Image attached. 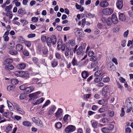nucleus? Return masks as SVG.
<instances>
[{"label":"nucleus","mask_w":133,"mask_h":133,"mask_svg":"<svg viewBox=\"0 0 133 133\" xmlns=\"http://www.w3.org/2000/svg\"><path fill=\"white\" fill-rule=\"evenodd\" d=\"M118 22V19L116 16L113 14L111 15V18L109 17L108 18L107 23L108 26H110L113 23L116 24Z\"/></svg>","instance_id":"obj_1"},{"label":"nucleus","mask_w":133,"mask_h":133,"mask_svg":"<svg viewBox=\"0 0 133 133\" xmlns=\"http://www.w3.org/2000/svg\"><path fill=\"white\" fill-rule=\"evenodd\" d=\"M103 74L102 70H98L94 74V76L96 77H98L95 78L94 79V82H98L101 81L103 77Z\"/></svg>","instance_id":"obj_2"},{"label":"nucleus","mask_w":133,"mask_h":133,"mask_svg":"<svg viewBox=\"0 0 133 133\" xmlns=\"http://www.w3.org/2000/svg\"><path fill=\"white\" fill-rule=\"evenodd\" d=\"M74 32L77 36L79 37H82L84 36V32L82 30L78 28H76L74 29Z\"/></svg>","instance_id":"obj_3"},{"label":"nucleus","mask_w":133,"mask_h":133,"mask_svg":"<svg viewBox=\"0 0 133 133\" xmlns=\"http://www.w3.org/2000/svg\"><path fill=\"white\" fill-rule=\"evenodd\" d=\"M17 76H20L22 78H25L26 77H28L29 74L26 72H24L23 71H19L18 72H16L15 74Z\"/></svg>","instance_id":"obj_4"},{"label":"nucleus","mask_w":133,"mask_h":133,"mask_svg":"<svg viewBox=\"0 0 133 133\" xmlns=\"http://www.w3.org/2000/svg\"><path fill=\"white\" fill-rule=\"evenodd\" d=\"M133 104V99L130 97L127 99L125 101L126 106L127 108L132 107V104Z\"/></svg>","instance_id":"obj_5"},{"label":"nucleus","mask_w":133,"mask_h":133,"mask_svg":"<svg viewBox=\"0 0 133 133\" xmlns=\"http://www.w3.org/2000/svg\"><path fill=\"white\" fill-rule=\"evenodd\" d=\"M113 12L112 9L106 8L104 9L102 11V13L105 15H109Z\"/></svg>","instance_id":"obj_6"},{"label":"nucleus","mask_w":133,"mask_h":133,"mask_svg":"<svg viewBox=\"0 0 133 133\" xmlns=\"http://www.w3.org/2000/svg\"><path fill=\"white\" fill-rule=\"evenodd\" d=\"M75 127L72 125H70L67 127L65 129V131L66 133L72 132L75 130Z\"/></svg>","instance_id":"obj_7"},{"label":"nucleus","mask_w":133,"mask_h":133,"mask_svg":"<svg viewBox=\"0 0 133 133\" xmlns=\"http://www.w3.org/2000/svg\"><path fill=\"white\" fill-rule=\"evenodd\" d=\"M63 110L61 108H59L57 112L55 113V115L56 117V118H61L62 119V117Z\"/></svg>","instance_id":"obj_8"},{"label":"nucleus","mask_w":133,"mask_h":133,"mask_svg":"<svg viewBox=\"0 0 133 133\" xmlns=\"http://www.w3.org/2000/svg\"><path fill=\"white\" fill-rule=\"evenodd\" d=\"M12 59L10 58L6 59L4 62V64L6 66H14L13 65H10V64L12 62Z\"/></svg>","instance_id":"obj_9"},{"label":"nucleus","mask_w":133,"mask_h":133,"mask_svg":"<svg viewBox=\"0 0 133 133\" xmlns=\"http://www.w3.org/2000/svg\"><path fill=\"white\" fill-rule=\"evenodd\" d=\"M57 48L59 50L61 49L62 51H64L65 49V45H63L62 41H58L57 42Z\"/></svg>","instance_id":"obj_10"},{"label":"nucleus","mask_w":133,"mask_h":133,"mask_svg":"<svg viewBox=\"0 0 133 133\" xmlns=\"http://www.w3.org/2000/svg\"><path fill=\"white\" fill-rule=\"evenodd\" d=\"M13 114L11 112H5L3 114V116L7 118L10 119Z\"/></svg>","instance_id":"obj_11"},{"label":"nucleus","mask_w":133,"mask_h":133,"mask_svg":"<svg viewBox=\"0 0 133 133\" xmlns=\"http://www.w3.org/2000/svg\"><path fill=\"white\" fill-rule=\"evenodd\" d=\"M56 109V107L54 105H53L50 108L48 112V115H52L53 114L54 112Z\"/></svg>","instance_id":"obj_12"},{"label":"nucleus","mask_w":133,"mask_h":133,"mask_svg":"<svg viewBox=\"0 0 133 133\" xmlns=\"http://www.w3.org/2000/svg\"><path fill=\"white\" fill-rule=\"evenodd\" d=\"M108 88L107 87H105L102 89V94L104 98H106L107 96L106 93L108 92Z\"/></svg>","instance_id":"obj_13"},{"label":"nucleus","mask_w":133,"mask_h":133,"mask_svg":"<svg viewBox=\"0 0 133 133\" xmlns=\"http://www.w3.org/2000/svg\"><path fill=\"white\" fill-rule=\"evenodd\" d=\"M123 1L122 0H118L116 3V6L118 8L121 9L123 6Z\"/></svg>","instance_id":"obj_14"},{"label":"nucleus","mask_w":133,"mask_h":133,"mask_svg":"<svg viewBox=\"0 0 133 133\" xmlns=\"http://www.w3.org/2000/svg\"><path fill=\"white\" fill-rule=\"evenodd\" d=\"M85 49V47L83 48L82 46L81 45L79 46L76 50V54L77 55L81 54L83 52V50Z\"/></svg>","instance_id":"obj_15"},{"label":"nucleus","mask_w":133,"mask_h":133,"mask_svg":"<svg viewBox=\"0 0 133 133\" xmlns=\"http://www.w3.org/2000/svg\"><path fill=\"white\" fill-rule=\"evenodd\" d=\"M34 88L33 86L26 87L25 90L26 92V94H28L34 90Z\"/></svg>","instance_id":"obj_16"},{"label":"nucleus","mask_w":133,"mask_h":133,"mask_svg":"<svg viewBox=\"0 0 133 133\" xmlns=\"http://www.w3.org/2000/svg\"><path fill=\"white\" fill-rule=\"evenodd\" d=\"M119 19L122 21H124L126 19V17L124 14L122 13H120L119 15Z\"/></svg>","instance_id":"obj_17"},{"label":"nucleus","mask_w":133,"mask_h":133,"mask_svg":"<svg viewBox=\"0 0 133 133\" xmlns=\"http://www.w3.org/2000/svg\"><path fill=\"white\" fill-rule=\"evenodd\" d=\"M50 39H51V42L52 44L53 45L55 44L57 42V39L55 35H53L52 36Z\"/></svg>","instance_id":"obj_18"},{"label":"nucleus","mask_w":133,"mask_h":133,"mask_svg":"<svg viewBox=\"0 0 133 133\" xmlns=\"http://www.w3.org/2000/svg\"><path fill=\"white\" fill-rule=\"evenodd\" d=\"M100 6L102 7H106L108 6L109 4L108 3L105 1L101 2L100 3Z\"/></svg>","instance_id":"obj_19"},{"label":"nucleus","mask_w":133,"mask_h":133,"mask_svg":"<svg viewBox=\"0 0 133 133\" xmlns=\"http://www.w3.org/2000/svg\"><path fill=\"white\" fill-rule=\"evenodd\" d=\"M82 76L83 78L86 79L88 76L89 74L87 71H84L82 73Z\"/></svg>","instance_id":"obj_20"},{"label":"nucleus","mask_w":133,"mask_h":133,"mask_svg":"<svg viewBox=\"0 0 133 133\" xmlns=\"http://www.w3.org/2000/svg\"><path fill=\"white\" fill-rule=\"evenodd\" d=\"M44 100V98H41L37 100V101L35 103H33V104L34 105H36L39 104L41 103H42L43 102Z\"/></svg>","instance_id":"obj_21"},{"label":"nucleus","mask_w":133,"mask_h":133,"mask_svg":"<svg viewBox=\"0 0 133 133\" xmlns=\"http://www.w3.org/2000/svg\"><path fill=\"white\" fill-rule=\"evenodd\" d=\"M23 49L22 45L20 44H17L16 46V49L17 51H21Z\"/></svg>","instance_id":"obj_22"},{"label":"nucleus","mask_w":133,"mask_h":133,"mask_svg":"<svg viewBox=\"0 0 133 133\" xmlns=\"http://www.w3.org/2000/svg\"><path fill=\"white\" fill-rule=\"evenodd\" d=\"M46 42L47 45L49 47H50L51 46V39L50 38L48 37L47 38L46 40Z\"/></svg>","instance_id":"obj_23"},{"label":"nucleus","mask_w":133,"mask_h":133,"mask_svg":"<svg viewBox=\"0 0 133 133\" xmlns=\"http://www.w3.org/2000/svg\"><path fill=\"white\" fill-rule=\"evenodd\" d=\"M68 43L69 44H70V45H71L72 46H74L75 44V40L74 39L69 40V41L67 43V44Z\"/></svg>","instance_id":"obj_24"},{"label":"nucleus","mask_w":133,"mask_h":133,"mask_svg":"<svg viewBox=\"0 0 133 133\" xmlns=\"http://www.w3.org/2000/svg\"><path fill=\"white\" fill-rule=\"evenodd\" d=\"M11 83L13 85H15L18 83V81L16 78H14L11 80Z\"/></svg>","instance_id":"obj_25"},{"label":"nucleus","mask_w":133,"mask_h":133,"mask_svg":"<svg viewBox=\"0 0 133 133\" xmlns=\"http://www.w3.org/2000/svg\"><path fill=\"white\" fill-rule=\"evenodd\" d=\"M29 96L30 97L33 98V99L37 98L38 97V95H37L35 93L30 94L29 95Z\"/></svg>","instance_id":"obj_26"},{"label":"nucleus","mask_w":133,"mask_h":133,"mask_svg":"<svg viewBox=\"0 0 133 133\" xmlns=\"http://www.w3.org/2000/svg\"><path fill=\"white\" fill-rule=\"evenodd\" d=\"M101 130L104 133H108L110 131L108 127L103 128L101 129Z\"/></svg>","instance_id":"obj_27"},{"label":"nucleus","mask_w":133,"mask_h":133,"mask_svg":"<svg viewBox=\"0 0 133 133\" xmlns=\"http://www.w3.org/2000/svg\"><path fill=\"white\" fill-rule=\"evenodd\" d=\"M18 13L19 14L24 15L26 14V12L24 10H23L22 8L19 9L18 11Z\"/></svg>","instance_id":"obj_28"},{"label":"nucleus","mask_w":133,"mask_h":133,"mask_svg":"<svg viewBox=\"0 0 133 133\" xmlns=\"http://www.w3.org/2000/svg\"><path fill=\"white\" fill-rule=\"evenodd\" d=\"M71 63L73 66H77L78 64V62L75 59L73 58L71 62Z\"/></svg>","instance_id":"obj_29"},{"label":"nucleus","mask_w":133,"mask_h":133,"mask_svg":"<svg viewBox=\"0 0 133 133\" xmlns=\"http://www.w3.org/2000/svg\"><path fill=\"white\" fill-rule=\"evenodd\" d=\"M12 7V5L10 4L9 6H7L5 7V10L7 12H10V10L11 9Z\"/></svg>","instance_id":"obj_30"},{"label":"nucleus","mask_w":133,"mask_h":133,"mask_svg":"<svg viewBox=\"0 0 133 133\" xmlns=\"http://www.w3.org/2000/svg\"><path fill=\"white\" fill-rule=\"evenodd\" d=\"M18 39L19 42L21 43H23L24 42L25 39L22 36H18Z\"/></svg>","instance_id":"obj_31"},{"label":"nucleus","mask_w":133,"mask_h":133,"mask_svg":"<svg viewBox=\"0 0 133 133\" xmlns=\"http://www.w3.org/2000/svg\"><path fill=\"white\" fill-rule=\"evenodd\" d=\"M23 124L24 126L26 127L30 126L31 125L30 123L28 121H25L23 122Z\"/></svg>","instance_id":"obj_32"},{"label":"nucleus","mask_w":133,"mask_h":133,"mask_svg":"<svg viewBox=\"0 0 133 133\" xmlns=\"http://www.w3.org/2000/svg\"><path fill=\"white\" fill-rule=\"evenodd\" d=\"M26 97V95L25 93H22L21 94L19 98L21 99H23Z\"/></svg>","instance_id":"obj_33"},{"label":"nucleus","mask_w":133,"mask_h":133,"mask_svg":"<svg viewBox=\"0 0 133 133\" xmlns=\"http://www.w3.org/2000/svg\"><path fill=\"white\" fill-rule=\"evenodd\" d=\"M55 125L56 128L58 129H59L62 127V124L60 122H58L55 124Z\"/></svg>","instance_id":"obj_34"},{"label":"nucleus","mask_w":133,"mask_h":133,"mask_svg":"<svg viewBox=\"0 0 133 133\" xmlns=\"http://www.w3.org/2000/svg\"><path fill=\"white\" fill-rule=\"evenodd\" d=\"M110 120V119L109 118L105 117L103 118L102 119V121L103 123H105L106 122H108Z\"/></svg>","instance_id":"obj_35"},{"label":"nucleus","mask_w":133,"mask_h":133,"mask_svg":"<svg viewBox=\"0 0 133 133\" xmlns=\"http://www.w3.org/2000/svg\"><path fill=\"white\" fill-rule=\"evenodd\" d=\"M6 15V16H9V18L10 19H11L13 16L12 12L11 11L7 12Z\"/></svg>","instance_id":"obj_36"},{"label":"nucleus","mask_w":133,"mask_h":133,"mask_svg":"<svg viewBox=\"0 0 133 133\" xmlns=\"http://www.w3.org/2000/svg\"><path fill=\"white\" fill-rule=\"evenodd\" d=\"M38 17H33L32 18L31 21L34 22L36 23L38 22Z\"/></svg>","instance_id":"obj_37"},{"label":"nucleus","mask_w":133,"mask_h":133,"mask_svg":"<svg viewBox=\"0 0 133 133\" xmlns=\"http://www.w3.org/2000/svg\"><path fill=\"white\" fill-rule=\"evenodd\" d=\"M9 53L11 55H15L17 53V52L15 50H11L9 51Z\"/></svg>","instance_id":"obj_38"},{"label":"nucleus","mask_w":133,"mask_h":133,"mask_svg":"<svg viewBox=\"0 0 133 133\" xmlns=\"http://www.w3.org/2000/svg\"><path fill=\"white\" fill-rule=\"evenodd\" d=\"M50 101L49 100H47L46 102L45 103L43 104V105L42 108H43L44 107H45L46 106H47L48 105L49 103H50Z\"/></svg>","instance_id":"obj_39"},{"label":"nucleus","mask_w":133,"mask_h":133,"mask_svg":"<svg viewBox=\"0 0 133 133\" xmlns=\"http://www.w3.org/2000/svg\"><path fill=\"white\" fill-rule=\"evenodd\" d=\"M51 64L53 66H56L58 64V62L54 60L52 62Z\"/></svg>","instance_id":"obj_40"},{"label":"nucleus","mask_w":133,"mask_h":133,"mask_svg":"<svg viewBox=\"0 0 133 133\" xmlns=\"http://www.w3.org/2000/svg\"><path fill=\"white\" fill-rule=\"evenodd\" d=\"M97 56H94L92 57H91L90 58V61L93 62H95L97 60Z\"/></svg>","instance_id":"obj_41"},{"label":"nucleus","mask_w":133,"mask_h":133,"mask_svg":"<svg viewBox=\"0 0 133 133\" xmlns=\"http://www.w3.org/2000/svg\"><path fill=\"white\" fill-rule=\"evenodd\" d=\"M85 19L84 18L82 20V25L81 26L82 27H84L86 24Z\"/></svg>","instance_id":"obj_42"},{"label":"nucleus","mask_w":133,"mask_h":133,"mask_svg":"<svg viewBox=\"0 0 133 133\" xmlns=\"http://www.w3.org/2000/svg\"><path fill=\"white\" fill-rule=\"evenodd\" d=\"M43 54H47L48 52V50L46 48L44 47L43 48L42 50Z\"/></svg>","instance_id":"obj_43"},{"label":"nucleus","mask_w":133,"mask_h":133,"mask_svg":"<svg viewBox=\"0 0 133 133\" xmlns=\"http://www.w3.org/2000/svg\"><path fill=\"white\" fill-rule=\"evenodd\" d=\"M110 80V78L109 77H107L103 78V81L104 83L108 82Z\"/></svg>","instance_id":"obj_44"},{"label":"nucleus","mask_w":133,"mask_h":133,"mask_svg":"<svg viewBox=\"0 0 133 133\" xmlns=\"http://www.w3.org/2000/svg\"><path fill=\"white\" fill-rule=\"evenodd\" d=\"M105 99H102L100 100L98 102V103L100 105H103L105 103Z\"/></svg>","instance_id":"obj_45"},{"label":"nucleus","mask_w":133,"mask_h":133,"mask_svg":"<svg viewBox=\"0 0 133 133\" xmlns=\"http://www.w3.org/2000/svg\"><path fill=\"white\" fill-rule=\"evenodd\" d=\"M87 16L89 17V18H93L95 16V15L94 14H92L90 13H89L87 14Z\"/></svg>","instance_id":"obj_46"},{"label":"nucleus","mask_w":133,"mask_h":133,"mask_svg":"<svg viewBox=\"0 0 133 133\" xmlns=\"http://www.w3.org/2000/svg\"><path fill=\"white\" fill-rule=\"evenodd\" d=\"M69 48H68L66 47L65 53V54L66 56H68L69 55Z\"/></svg>","instance_id":"obj_47"},{"label":"nucleus","mask_w":133,"mask_h":133,"mask_svg":"<svg viewBox=\"0 0 133 133\" xmlns=\"http://www.w3.org/2000/svg\"><path fill=\"white\" fill-rule=\"evenodd\" d=\"M36 36V34H28L27 37L28 38H31L34 37Z\"/></svg>","instance_id":"obj_48"},{"label":"nucleus","mask_w":133,"mask_h":133,"mask_svg":"<svg viewBox=\"0 0 133 133\" xmlns=\"http://www.w3.org/2000/svg\"><path fill=\"white\" fill-rule=\"evenodd\" d=\"M25 44L28 47H30L31 46V44L30 42L29 41L25 42Z\"/></svg>","instance_id":"obj_49"},{"label":"nucleus","mask_w":133,"mask_h":133,"mask_svg":"<svg viewBox=\"0 0 133 133\" xmlns=\"http://www.w3.org/2000/svg\"><path fill=\"white\" fill-rule=\"evenodd\" d=\"M23 54L26 56H29V52L28 51L26 50H25L23 52Z\"/></svg>","instance_id":"obj_50"},{"label":"nucleus","mask_w":133,"mask_h":133,"mask_svg":"<svg viewBox=\"0 0 133 133\" xmlns=\"http://www.w3.org/2000/svg\"><path fill=\"white\" fill-rule=\"evenodd\" d=\"M47 38L46 36H42L41 37V40L42 42H44L46 41Z\"/></svg>","instance_id":"obj_51"},{"label":"nucleus","mask_w":133,"mask_h":133,"mask_svg":"<svg viewBox=\"0 0 133 133\" xmlns=\"http://www.w3.org/2000/svg\"><path fill=\"white\" fill-rule=\"evenodd\" d=\"M114 128V125L112 124H110L108 125V128L109 129V131L112 130Z\"/></svg>","instance_id":"obj_52"},{"label":"nucleus","mask_w":133,"mask_h":133,"mask_svg":"<svg viewBox=\"0 0 133 133\" xmlns=\"http://www.w3.org/2000/svg\"><path fill=\"white\" fill-rule=\"evenodd\" d=\"M12 129V127L10 125H8L6 127V131L7 132H8L9 131H11Z\"/></svg>","instance_id":"obj_53"},{"label":"nucleus","mask_w":133,"mask_h":133,"mask_svg":"<svg viewBox=\"0 0 133 133\" xmlns=\"http://www.w3.org/2000/svg\"><path fill=\"white\" fill-rule=\"evenodd\" d=\"M92 125L93 128H96L97 127V123L95 121L92 124Z\"/></svg>","instance_id":"obj_54"},{"label":"nucleus","mask_w":133,"mask_h":133,"mask_svg":"<svg viewBox=\"0 0 133 133\" xmlns=\"http://www.w3.org/2000/svg\"><path fill=\"white\" fill-rule=\"evenodd\" d=\"M125 133H130L131 130L129 127H128L125 129Z\"/></svg>","instance_id":"obj_55"},{"label":"nucleus","mask_w":133,"mask_h":133,"mask_svg":"<svg viewBox=\"0 0 133 133\" xmlns=\"http://www.w3.org/2000/svg\"><path fill=\"white\" fill-rule=\"evenodd\" d=\"M125 114V112L124 110V108H122L121 109V113L120 114V116L121 117L123 116Z\"/></svg>","instance_id":"obj_56"},{"label":"nucleus","mask_w":133,"mask_h":133,"mask_svg":"<svg viewBox=\"0 0 133 133\" xmlns=\"http://www.w3.org/2000/svg\"><path fill=\"white\" fill-rule=\"evenodd\" d=\"M26 87H25L24 85H22L19 87L20 89L22 90H25Z\"/></svg>","instance_id":"obj_57"},{"label":"nucleus","mask_w":133,"mask_h":133,"mask_svg":"<svg viewBox=\"0 0 133 133\" xmlns=\"http://www.w3.org/2000/svg\"><path fill=\"white\" fill-rule=\"evenodd\" d=\"M108 113L109 114V116L110 117H112L114 115V113L113 111H111L109 110L108 111Z\"/></svg>","instance_id":"obj_58"},{"label":"nucleus","mask_w":133,"mask_h":133,"mask_svg":"<svg viewBox=\"0 0 133 133\" xmlns=\"http://www.w3.org/2000/svg\"><path fill=\"white\" fill-rule=\"evenodd\" d=\"M7 103H8V106L9 108H12V104L10 101H7Z\"/></svg>","instance_id":"obj_59"},{"label":"nucleus","mask_w":133,"mask_h":133,"mask_svg":"<svg viewBox=\"0 0 133 133\" xmlns=\"http://www.w3.org/2000/svg\"><path fill=\"white\" fill-rule=\"evenodd\" d=\"M18 112L20 114H24V111L21 108H20L19 109H18L17 110Z\"/></svg>","instance_id":"obj_60"},{"label":"nucleus","mask_w":133,"mask_h":133,"mask_svg":"<svg viewBox=\"0 0 133 133\" xmlns=\"http://www.w3.org/2000/svg\"><path fill=\"white\" fill-rule=\"evenodd\" d=\"M38 126L40 127H42L43 126V124L42 122L40 120V121L39 122L38 124H37Z\"/></svg>","instance_id":"obj_61"},{"label":"nucleus","mask_w":133,"mask_h":133,"mask_svg":"<svg viewBox=\"0 0 133 133\" xmlns=\"http://www.w3.org/2000/svg\"><path fill=\"white\" fill-rule=\"evenodd\" d=\"M55 56L57 58L59 59L61 58L60 55L58 53H56L55 54Z\"/></svg>","instance_id":"obj_62"},{"label":"nucleus","mask_w":133,"mask_h":133,"mask_svg":"<svg viewBox=\"0 0 133 133\" xmlns=\"http://www.w3.org/2000/svg\"><path fill=\"white\" fill-rule=\"evenodd\" d=\"M97 27L99 29H102L103 27V25L102 24L99 23L97 24Z\"/></svg>","instance_id":"obj_63"},{"label":"nucleus","mask_w":133,"mask_h":133,"mask_svg":"<svg viewBox=\"0 0 133 133\" xmlns=\"http://www.w3.org/2000/svg\"><path fill=\"white\" fill-rule=\"evenodd\" d=\"M32 60L34 63H37L38 62V59L36 57L33 58Z\"/></svg>","instance_id":"obj_64"}]
</instances>
